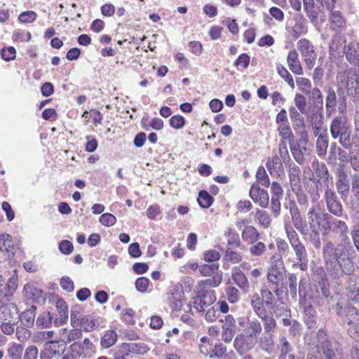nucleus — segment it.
Here are the masks:
<instances>
[{
  "label": "nucleus",
  "instance_id": "nucleus-1",
  "mask_svg": "<svg viewBox=\"0 0 359 359\" xmlns=\"http://www.w3.org/2000/svg\"><path fill=\"white\" fill-rule=\"evenodd\" d=\"M205 283L197 285L194 289L196 295L191 300L192 306L199 313H204L207 308L213 305L217 299L215 292L210 287H204Z\"/></svg>",
  "mask_w": 359,
  "mask_h": 359
},
{
  "label": "nucleus",
  "instance_id": "nucleus-2",
  "mask_svg": "<svg viewBox=\"0 0 359 359\" xmlns=\"http://www.w3.org/2000/svg\"><path fill=\"white\" fill-rule=\"evenodd\" d=\"M330 133L333 139H339L340 144L345 149L351 146V126L344 116L334 118L330 124Z\"/></svg>",
  "mask_w": 359,
  "mask_h": 359
},
{
  "label": "nucleus",
  "instance_id": "nucleus-3",
  "mask_svg": "<svg viewBox=\"0 0 359 359\" xmlns=\"http://www.w3.org/2000/svg\"><path fill=\"white\" fill-rule=\"evenodd\" d=\"M330 215L324 213L318 205L311 208L307 213V222L310 229L316 235L319 232L327 234V227Z\"/></svg>",
  "mask_w": 359,
  "mask_h": 359
},
{
  "label": "nucleus",
  "instance_id": "nucleus-4",
  "mask_svg": "<svg viewBox=\"0 0 359 359\" xmlns=\"http://www.w3.org/2000/svg\"><path fill=\"white\" fill-rule=\"evenodd\" d=\"M219 265L218 263L205 264L199 267V271L203 276L211 277L203 280L198 282L197 285L201 283H204V287H217L222 281V272L219 270Z\"/></svg>",
  "mask_w": 359,
  "mask_h": 359
},
{
  "label": "nucleus",
  "instance_id": "nucleus-5",
  "mask_svg": "<svg viewBox=\"0 0 359 359\" xmlns=\"http://www.w3.org/2000/svg\"><path fill=\"white\" fill-rule=\"evenodd\" d=\"M332 275L334 278H339L342 273L345 274H351L354 271V265L349 257L348 250L346 248H343L337 259L334 262Z\"/></svg>",
  "mask_w": 359,
  "mask_h": 359
},
{
  "label": "nucleus",
  "instance_id": "nucleus-6",
  "mask_svg": "<svg viewBox=\"0 0 359 359\" xmlns=\"http://www.w3.org/2000/svg\"><path fill=\"white\" fill-rule=\"evenodd\" d=\"M69 348L72 354L78 358H90L96 353V346L89 338H85L80 342H74Z\"/></svg>",
  "mask_w": 359,
  "mask_h": 359
},
{
  "label": "nucleus",
  "instance_id": "nucleus-7",
  "mask_svg": "<svg viewBox=\"0 0 359 359\" xmlns=\"http://www.w3.org/2000/svg\"><path fill=\"white\" fill-rule=\"evenodd\" d=\"M297 48L306 67L311 69L315 65L317 56L314 46L308 39H302L297 42Z\"/></svg>",
  "mask_w": 359,
  "mask_h": 359
},
{
  "label": "nucleus",
  "instance_id": "nucleus-8",
  "mask_svg": "<svg viewBox=\"0 0 359 359\" xmlns=\"http://www.w3.org/2000/svg\"><path fill=\"white\" fill-rule=\"evenodd\" d=\"M304 11L312 23H317L319 16L323 13L325 6L323 0H303Z\"/></svg>",
  "mask_w": 359,
  "mask_h": 359
},
{
  "label": "nucleus",
  "instance_id": "nucleus-9",
  "mask_svg": "<svg viewBox=\"0 0 359 359\" xmlns=\"http://www.w3.org/2000/svg\"><path fill=\"white\" fill-rule=\"evenodd\" d=\"M296 257L297 262L292 264V267L298 266L302 271H305L308 269V254L304 245L300 242L291 245Z\"/></svg>",
  "mask_w": 359,
  "mask_h": 359
},
{
  "label": "nucleus",
  "instance_id": "nucleus-10",
  "mask_svg": "<svg viewBox=\"0 0 359 359\" xmlns=\"http://www.w3.org/2000/svg\"><path fill=\"white\" fill-rule=\"evenodd\" d=\"M250 197L255 202L259 204L262 208H266L269 205L268 192L261 189L258 184L254 183L250 189Z\"/></svg>",
  "mask_w": 359,
  "mask_h": 359
},
{
  "label": "nucleus",
  "instance_id": "nucleus-11",
  "mask_svg": "<svg viewBox=\"0 0 359 359\" xmlns=\"http://www.w3.org/2000/svg\"><path fill=\"white\" fill-rule=\"evenodd\" d=\"M256 340L250 338L243 332L236 337L233 341V346L236 351L243 355L248 351L252 349L256 344Z\"/></svg>",
  "mask_w": 359,
  "mask_h": 359
},
{
  "label": "nucleus",
  "instance_id": "nucleus-12",
  "mask_svg": "<svg viewBox=\"0 0 359 359\" xmlns=\"http://www.w3.org/2000/svg\"><path fill=\"white\" fill-rule=\"evenodd\" d=\"M312 126L316 129L314 134L318 136L316 141V151L318 156H323L326 154L328 140L326 134L319 133L320 131L321 122L320 121H316L312 122Z\"/></svg>",
  "mask_w": 359,
  "mask_h": 359
},
{
  "label": "nucleus",
  "instance_id": "nucleus-13",
  "mask_svg": "<svg viewBox=\"0 0 359 359\" xmlns=\"http://www.w3.org/2000/svg\"><path fill=\"white\" fill-rule=\"evenodd\" d=\"M294 20V24L286 27V30L292 39H297L307 32V26L305 19L302 16L296 17Z\"/></svg>",
  "mask_w": 359,
  "mask_h": 359
},
{
  "label": "nucleus",
  "instance_id": "nucleus-14",
  "mask_svg": "<svg viewBox=\"0 0 359 359\" xmlns=\"http://www.w3.org/2000/svg\"><path fill=\"white\" fill-rule=\"evenodd\" d=\"M319 344L316 346L318 350H322L325 359H337V355L332 348L331 344L327 339L326 334L323 330H319L318 334Z\"/></svg>",
  "mask_w": 359,
  "mask_h": 359
},
{
  "label": "nucleus",
  "instance_id": "nucleus-15",
  "mask_svg": "<svg viewBox=\"0 0 359 359\" xmlns=\"http://www.w3.org/2000/svg\"><path fill=\"white\" fill-rule=\"evenodd\" d=\"M24 297L33 302H39L44 300L43 291L37 286L36 283H28L24 286Z\"/></svg>",
  "mask_w": 359,
  "mask_h": 359
},
{
  "label": "nucleus",
  "instance_id": "nucleus-16",
  "mask_svg": "<svg viewBox=\"0 0 359 359\" xmlns=\"http://www.w3.org/2000/svg\"><path fill=\"white\" fill-rule=\"evenodd\" d=\"M284 277V267L281 261L276 262L268 269L267 279L277 286Z\"/></svg>",
  "mask_w": 359,
  "mask_h": 359
},
{
  "label": "nucleus",
  "instance_id": "nucleus-17",
  "mask_svg": "<svg viewBox=\"0 0 359 359\" xmlns=\"http://www.w3.org/2000/svg\"><path fill=\"white\" fill-rule=\"evenodd\" d=\"M236 322L231 315L225 316L222 325V339L224 342H230L235 334Z\"/></svg>",
  "mask_w": 359,
  "mask_h": 359
},
{
  "label": "nucleus",
  "instance_id": "nucleus-18",
  "mask_svg": "<svg viewBox=\"0 0 359 359\" xmlns=\"http://www.w3.org/2000/svg\"><path fill=\"white\" fill-rule=\"evenodd\" d=\"M325 197L329 211L337 217L341 216L342 215V205L337 200L334 193L330 189H327Z\"/></svg>",
  "mask_w": 359,
  "mask_h": 359
},
{
  "label": "nucleus",
  "instance_id": "nucleus-19",
  "mask_svg": "<svg viewBox=\"0 0 359 359\" xmlns=\"http://www.w3.org/2000/svg\"><path fill=\"white\" fill-rule=\"evenodd\" d=\"M19 318L18 307L11 303L0 307V321H16Z\"/></svg>",
  "mask_w": 359,
  "mask_h": 359
},
{
  "label": "nucleus",
  "instance_id": "nucleus-20",
  "mask_svg": "<svg viewBox=\"0 0 359 359\" xmlns=\"http://www.w3.org/2000/svg\"><path fill=\"white\" fill-rule=\"evenodd\" d=\"M343 248L344 247L339 246L337 248H334L333 244L330 242L325 244L323 248V255L327 263V269H332L333 261H334V262H336L337 255L340 254Z\"/></svg>",
  "mask_w": 359,
  "mask_h": 359
},
{
  "label": "nucleus",
  "instance_id": "nucleus-21",
  "mask_svg": "<svg viewBox=\"0 0 359 359\" xmlns=\"http://www.w3.org/2000/svg\"><path fill=\"white\" fill-rule=\"evenodd\" d=\"M336 186L337 191L341 196V198H346L349 191L350 184L348 175L344 170L338 171Z\"/></svg>",
  "mask_w": 359,
  "mask_h": 359
},
{
  "label": "nucleus",
  "instance_id": "nucleus-22",
  "mask_svg": "<svg viewBox=\"0 0 359 359\" xmlns=\"http://www.w3.org/2000/svg\"><path fill=\"white\" fill-rule=\"evenodd\" d=\"M231 277L236 285L244 292H248L250 289L249 282L245 274L238 267H234L231 271Z\"/></svg>",
  "mask_w": 359,
  "mask_h": 359
},
{
  "label": "nucleus",
  "instance_id": "nucleus-23",
  "mask_svg": "<svg viewBox=\"0 0 359 359\" xmlns=\"http://www.w3.org/2000/svg\"><path fill=\"white\" fill-rule=\"evenodd\" d=\"M55 306L59 316L54 320V324L56 327H60L68 320V306L67 303L62 299H58L56 301Z\"/></svg>",
  "mask_w": 359,
  "mask_h": 359
},
{
  "label": "nucleus",
  "instance_id": "nucleus-24",
  "mask_svg": "<svg viewBox=\"0 0 359 359\" xmlns=\"http://www.w3.org/2000/svg\"><path fill=\"white\" fill-rule=\"evenodd\" d=\"M287 64L292 73L297 75L303 74V69L299 59V55L295 50H290L288 53Z\"/></svg>",
  "mask_w": 359,
  "mask_h": 359
},
{
  "label": "nucleus",
  "instance_id": "nucleus-25",
  "mask_svg": "<svg viewBox=\"0 0 359 359\" xmlns=\"http://www.w3.org/2000/svg\"><path fill=\"white\" fill-rule=\"evenodd\" d=\"M343 53L345 54L347 60L356 66H359V49L357 42L349 43Z\"/></svg>",
  "mask_w": 359,
  "mask_h": 359
},
{
  "label": "nucleus",
  "instance_id": "nucleus-26",
  "mask_svg": "<svg viewBox=\"0 0 359 359\" xmlns=\"http://www.w3.org/2000/svg\"><path fill=\"white\" fill-rule=\"evenodd\" d=\"M327 229V234L330 231L336 233H339L342 236L345 235L348 231V226L346 224L339 219L332 218L330 216Z\"/></svg>",
  "mask_w": 359,
  "mask_h": 359
},
{
  "label": "nucleus",
  "instance_id": "nucleus-27",
  "mask_svg": "<svg viewBox=\"0 0 359 359\" xmlns=\"http://www.w3.org/2000/svg\"><path fill=\"white\" fill-rule=\"evenodd\" d=\"M0 250L6 252L8 257L15 254V245L11 235L8 233L0 234Z\"/></svg>",
  "mask_w": 359,
  "mask_h": 359
},
{
  "label": "nucleus",
  "instance_id": "nucleus-28",
  "mask_svg": "<svg viewBox=\"0 0 359 359\" xmlns=\"http://www.w3.org/2000/svg\"><path fill=\"white\" fill-rule=\"evenodd\" d=\"M66 343L63 340H55L46 342L44 348L53 357L60 355L65 352Z\"/></svg>",
  "mask_w": 359,
  "mask_h": 359
},
{
  "label": "nucleus",
  "instance_id": "nucleus-29",
  "mask_svg": "<svg viewBox=\"0 0 359 359\" xmlns=\"http://www.w3.org/2000/svg\"><path fill=\"white\" fill-rule=\"evenodd\" d=\"M299 139L296 144V147H298L303 154V156H309L311 153V149L307 147L308 143V133L304 124L299 128Z\"/></svg>",
  "mask_w": 359,
  "mask_h": 359
},
{
  "label": "nucleus",
  "instance_id": "nucleus-30",
  "mask_svg": "<svg viewBox=\"0 0 359 359\" xmlns=\"http://www.w3.org/2000/svg\"><path fill=\"white\" fill-rule=\"evenodd\" d=\"M345 39L341 36H335L333 37L330 43V54L335 56L343 53L346 46L345 45Z\"/></svg>",
  "mask_w": 359,
  "mask_h": 359
},
{
  "label": "nucleus",
  "instance_id": "nucleus-31",
  "mask_svg": "<svg viewBox=\"0 0 359 359\" xmlns=\"http://www.w3.org/2000/svg\"><path fill=\"white\" fill-rule=\"evenodd\" d=\"M345 311L346 320L348 324L351 328L356 330L359 327V313L358 309L348 305L345 307Z\"/></svg>",
  "mask_w": 359,
  "mask_h": 359
},
{
  "label": "nucleus",
  "instance_id": "nucleus-32",
  "mask_svg": "<svg viewBox=\"0 0 359 359\" xmlns=\"http://www.w3.org/2000/svg\"><path fill=\"white\" fill-rule=\"evenodd\" d=\"M348 297L355 303L359 304V278H351L347 286Z\"/></svg>",
  "mask_w": 359,
  "mask_h": 359
},
{
  "label": "nucleus",
  "instance_id": "nucleus-33",
  "mask_svg": "<svg viewBox=\"0 0 359 359\" xmlns=\"http://www.w3.org/2000/svg\"><path fill=\"white\" fill-rule=\"evenodd\" d=\"M262 325L257 320L249 321L243 330V333L250 338L257 341L258 336L262 332Z\"/></svg>",
  "mask_w": 359,
  "mask_h": 359
},
{
  "label": "nucleus",
  "instance_id": "nucleus-34",
  "mask_svg": "<svg viewBox=\"0 0 359 359\" xmlns=\"http://www.w3.org/2000/svg\"><path fill=\"white\" fill-rule=\"evenodd\" d=\"M80 320L77 327L83 329L86 332L93 331L97 325V319L90 315L84 316Z\"/></svg>",
  "mask_w": 359,
  "mask_h": 359
},
{
  "label": "nucleus",
  "instance_id": "nucleus-35",
  "mask_svg": "<svg viewBox=\"0 0 359 359\" xmlns=\"http://www.w3.org/2000/svg\"><path fill=\"white\" fill-rule=\"evenodd\" d=\"M259 233L253 226L243 229L241 231L242 239L248 243L253 244L259 238Z\"/></svg>",
  "mask_w": 359,
  "mask_h": 359
},
{
  "label": "nucleus",
  "instance_id": "nucleus-36",
  "mask_svg": "<svg viewBox=\"0 0 359 359\" xmlns=\"http://www.w3.org/2000/svg\"><path fill=\"white\" fill-rule=\"evenodd\" d=\"M264 302L258 294H254L251 298V306L253 311L258 316V317H264L266 313L264 309Z\"/></svg>",
  "mask_w": 359,
  "mask_h": 359
},
{
  "label": "nucleus",
  "instance_id": "nucleus-37",
  "mask_svg": "<svg viewBox=\"0 0 359 359\" xmlns=\"http://www.w3.org/2000/svg\"><path fill=\"white\" fill-rule=\"evenodd\" d=\"M301 170L297 165H292L290 168L289 177L292 190L299 189L301 187Z\"/></svg>",
  "mask_w": 359,
  "mask_h": 359
},
{
  "label": "nucleus",
  "instance_id": "nucleus-38",
  "mask_svg": "<svg viewBox=\"0 0 359 359\" xmlns=\"http://www.w3.org/2000/svg\"><path fill=\"white\" fill-rule=\"evenodd\" d=\"M117 341V334L114 330H107L101 337L100 345L104 348H109Z\"/></svg>",
  "mask_w": 359,
  "mask_h": 359
},
{
  "label": "nucleus",
  "instance_id": "nucleus-39",
  "mask_svg": "<svg viewBox=\"0 0 359 359\" xmlns=\"http://www.w3.org/2000/svg\"><path fill=\"white\" fill-rule=\"evenodd\" d=\"M23 351V345L13 342L8 345L7 354L10 359H22Z\"/></svg>",
  "mask_w": 359,
  "mask_h": 359
},
{
  "label": "nucleus",
  "instance_id": "nucleus-40",
  "mask_svg": "<svg viewBox=\"0 0 359 359\" xmlns=\"http://www.w3.org/2000/svg\"><path fill=\"white\" fill-rule=\"evenodd\" d=\"M255 219L263 228H269L271 224V218L269 214L264 210L257 209L255 213Z\"/></svg>",
  "mask_w": 359,
  "mask_h": 359
},
{
  "label": "nucleus",
  "instance_id": "nucleus-41",
  "mask_svg": "<svg viewBox=\"0 0 359 359\" xmlns=\"http://www.w3.org/2000/svg\"><path fill=\"white\" fill-rule=\"evenodd\" d=\"M297 278L294 273H288L287 276L286 284L288 287L287 291L293 299H296L297 293Z\"/></svg>",
  "mask_w": 359,
  "mask_h": 359
},
{
  "label": "nucleus",
  "instance_id": "nucleus-42",
  "mask_svg": "<svg viewBox=\"0 0 359 359\" xmlns=\"http://www.w3.org/2000/svg\"><path fill=\"white\" fill-rule=\"evenodd\" d=\"M325 107L327 111L333 109L337 104V95L334 90L331 87L326 88Z\"/></svg>",
  "mask_w": 359,
  "mask_h": 359
},
{
  "label": "nucleus",
  "instance_id": "nucleus-43",
  "mask_svg": "<svg viewBox=\"0 0 359 359\" xmlns=\"http://www.w3.org/2000/svg\"><path fill=\"white\" fill-rule=\"evenodd\" d=\"M276 71L280 76L284 79V81L292 88H294V82L290 73L285 69V67L278 64L276 65Z\"/></svg>",
  "mask_w": 359,
  "mask_h": 359
},
{
  "label": "nucleus",
  "instance_id": "nucleus-44",
  "mask_svg": "<svg viewBox=\"0 0 359 359\" xmlns=\"http://www.w3.org/2000/svg\"><path fill=\"white\" fill-rule=\"evenodd\" d=\"M312 168L316 171L317 177H318L320 180L328 178L329 172L327 167L324 163L320 164L318 161L316 159L312 163Z\"/></svg>",
  "mask_w": 359,
  "mask_h": 359
},
{
  "label": "nucleus",
  "instance_id": "nucleus-45",
  "mask_svg": "<svg viewBox=\"0 0 359 359\" xmlns=\"http://www.w3.org/2000/svg\"><path fill=\"white\" fill-rule=\"evenodd\" d=\"M84 316L82 314V309L79 305L72 306L71 309L70 323L73 327H77V325Z\"/></svg>",
  "mask_w": 359,
  "mask_h": 359
},
{
  "label": "nucleus",
  "instance_id": "nucleus-46",
  "mask_svg": "<svg viewBox=\"0 0 359 359\" xmlns=\"http://www.w3.org/2000/svg\"><path fill=\"white\" fill-rule=\"evenodd\" d=\"M259 345L262 350L269 353L271 352L274 346V341L272 334L266 333V335H264L260 339Z\"/></svg>",
  "mask_w": 359,
  "mask_h": 359
},
{
  "label": "nucleus",
  "instance_id": "nucleus-47",
  "mask_svg": "<svg viewBox=\"0 0 359 359\" xmlns=\"http://www.w3.org/2000/svg\"><path fill=\"white\" fill-rule=\"evenodd\" d=\"M35 310L36 307L32 306L30 309L27 310L22 313L20 320L25 326L29 327L34 324L35 318Z\"/></svg>",
  "mask_w": 359,
  "mask_h": 359
},
{
  "label": "nucleus",
  "instance_id": "nucleus-48",
  "mask_svg": "<svg viewBox=\"0 0 359 359\" xmlns=\"http://www.w3.org/2000/svg\"><path fill=\"white\" fill-rule=\"evenodd\" d=\"M278 131L283 140H287L290 142H293L294 135L288 123L280 124L278 127Z\"/></svg>",
  "mask_w": 359,
  "mask_h": 359
},
{
  "label": "nucleus",
  "instance_id": "nucleus-49",
  "mask_svg": "<svg viewBox=\"0 0 359 359\" xmlns=\"http://www.w3.org/2000/svg\"><path fill=\"white\" fill-rule=\"evenodd\" d=\"M213 202V198L206 191H201L198 194V203L203 208H209Z\"/></svg>",
  "mask_w": 359,
  "mask_h": 359
},
{
  "label": "nucleus",
  "instance_id": "nucleus-50",
  "mask_svg": "<svg viewBox=\"0 0 359 359\" xmlns=\"http://www.w3.org/2000/svg\"><path fill=\"white\" fill-rule=\"evenodd\" d=\"M182 294L172 293L168 297V302L172 310H180L182 307Z\"/></svg>",
  "mask_w": 359,
  "mask_h": 359
},
{
  "label": "nucleus",
  "instance_id": "nucleus-51",
  "mask_svg": "<svg viewBox=\"0 0 359 359\" xmlns=\"http://www.w3.org/2000/svg\"><path fill=\"white\" fill-rule=\"evenodd\" d=\"M266 250V247L263 242L258 241L252 244L249 248L250 253L254 257H260L264 254Z\"/></svg>",
  "mask_w": 359,
  "mask_h": 359
},
{
  "label": "nucleus",
  "instance_id": "nucleus-52",
  "mask_svg": "<svg viewBox=\"0 0 359 359\" xmlns=\"http://www.w3.org/2000/svg\"><path fill=\"white\" fill-rule=\"evenodd\" d=\"M53 317L49 312L43 313L37 318L36 324L39 327L47 328L52 324Z\"/></svg>",
  "mask_w": 359,
  "mask_h": 359
},
{
  "label": "nucleus",
  "instance_id": "nucleus-53",
  "mask_svg": "<svg viewBox=\"0 0 359 359\" xmlns=\"http://www.w3.org/2000/svg\"><path fill=\"white\" fill-rule=\"evenodd\" d=\"M264 323V327L266 333L271 334L276 326V323L273 316L267 315V313H265V316L259 317Z\"/></svg>",
  "mask_w": 359,
  "mask_h": 359
},
{
  "label": "nucleus",
  "instance_id": "nucleus-54",
  "mask_svg": "<svg viewBox=\"0 0 359 359\" xmlns=\"http://www.w3.org/2000/svg\"><path fill=\"white\" fill-rule=\"evenodd\" d=\"M285 230L290 245H294V244L301 242L298 234L290 224H285Z\"/></svg>",
  "mask_w": 359,
  "mask_h": 359
},
{
  "label": "nucleus",
  "instance_id": "nucleus-55",
  "mask_svg": "<svg viewBox=\"0 0 359 359\" xmlns=\"http://www.w3.org/2000/svg\"><path fill=\"white\" fill-rule=\"evenodd\" d=\"M292 220L294 227L302 233H304L306 225L298 211L292 212Z\"/></svg>",
  "mask_w": 359,
  "mask_h": 359
},
{
  "label": "nucleus",
  "instance_id": "nucleus-56",
  "mask_svg": "<svg viewBox=\"0 0 359 359\" xmlns=\"http://www.w3.org/2000/svg\"><path fill=\"white\" fill-rule=\"evenodd\" d=\"M278 348L280 351L279 359H285V357L291 351V346L285 337H280Z\"/></svg>",
  "mask_w": 359,
  "mask_h": 359
},
{
  "label": "nucleus",
  "instance_id": "nucleus-57",
  "mask_svg": "<svg viewBox=\"0 0 359 359\" xmlns=\"http://www.w3.org/2000/svg\"><path fill=\"white\" fill-rule=\"evenodd\" d=\"M299 89L304 94L309 95L311 89V81L305 77H298L296 79Z\"/></svg>",
  "mask_w": 359,
  "mask_h": 359
},
{
  "label": "nucleus",
  "instance_id": "nucleus-58",
  "mask_svg": "<svg viewBox=\"0 0 359 359\" xmlns=\"http://www.w3.org/2000/svg\"><path fill=\"white\" fill-rule=\"evenodd\" d=\"M310 99L313 102L316 106H319L320 108L323 107V95L318 88H314L310 90L309 93Z\"/></svg>",
  "mask_w": 359,
  "mask_h": 359
},
{
  "label": "nucleus",
  "instance_id": "nucleus-59",
  "mask_svg": "<svg viewBox=\"0 0 359 359\" xmlns=\"http://www.w3.org/2000/svg\"><path fill=\"white\" fill-rule=\"evenodd\" d=\"M294 104L299 112L302 114H306V100L302 94H297L294 97Z\"/></svg>",
  "mask_w": 359,
  "mask_h": 359
},
{
  "label": "nucleus",
  "instance_id": "nucleus-60",
  "mask_svg": "<svg viewBox=\"0 0 359 359\" xmlns=\"http://www.w3.org/2000/svg\"><path fill=\"white\" fill-rule=\"evenodd\" d=\"M256 179L259 183L265 187L270 185L269 178L264 168L259 167L256 173Z\"/></svg>",
  "mask_w": 359,
  "mask_h": 359
},
{
  "label": "nucleus",
  "instance_id": "nucleus-61",
  "mask_svg": "<svg viewBox=\"0 0 359 359\" xmlns=\"http://www.w3.org/2000/svg\"><path fill=\"white\" fill-rule=\"evenodd\" d=\"M205 319L208 322H214L219 316L217 308L215 306H210L207 308L204 313H202Z\"/></svg>",
  "mask_w": 359,
  "mask_h": 359
},
{
  "label": "nucleus",
  "instance_id": "nucleus-62",
  "mask_svg": "<svg viewBox=\"0 0 359 359\" xmlns=\"http://www.w3.org/2000/svg\"><path fill=\"white\" fill-rule=\"evenodd\" d=\"M226 294L227 297V299L230 303H236L240 299L239 291L235 287L229 286L226 287Z\"/></svg>",
  "mask_w": 359,
  "mask_h": 359
},
{
  "label": "nucleus",
  "instance_id": "nucleus-63",
  "mask_svg": "<svg viewBox=\"0 0 359 359\" xmlns=\"http://www.w3.org/2000/svg\"><path fill=\"white\" fill-rule=\"evenodd\" d=\"M225 236L229 237L227 241L228 245H233L235 247L241 246V243L239 239V236L238 233L234 232L233 229H229L228 231L225 232Z\"/></svg>",
  "mask_w": 359,
  "mask_h": 359
},
{
  "label": "nucleus",
  "instance_id": "nucleus-64",
  "mask_svg": "<svg viewBox=\"0 0 359 359\" xmlns=\"http://www.w3.org/2000/svg\"><path fill=\"white\" fill-rule=\"evenodd\" d=\"M2 287L7 292L8 296H13L18 288V280L15 277H11L5 285H2Z\"/></svg>",
  "mask_w": 359,
  "mask_h": 359
}]
</instances>
